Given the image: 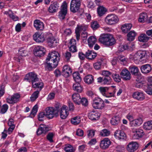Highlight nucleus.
Returning a JSON list of instances; mask_svg holds the SVG:
<instances>
[{
    "label": "nucleus",
    "mask_w": 152,
    "mask_h": 152,
    "mask_svg": "<svg viewBox=\"0 0 152 152\" xmlns=\"http://www.w3.org/2000/svg\"><path fill=\"white\" fill-rule=\"evenodd\" d=\"M60 57V55L57 52L53 51L49 53L46 59V69L50 70L52 68H56L58 64Z\"/></svg>",
    "instance_id": "1"
},
{
    "label": "nucleus",
    "mask_w": 152,
    "mask_h": 152,
    "mask_svg": "<svg viewBox=\"0 0 152 152\" xmlns=\"http://www.w3.org/2000/svg\"><path fill=\"white\" fill-rule=\"evenodd\" d=\"M81 0H72L70 5V10L73 13L79 10L81 5Z\"/></svg>",
    "instance_id": "2"
},
{
    "label": "nucleus",
    "mask_w": 152,
    "mask_h": 152,
    "mask_svg": "<svg viewBox=\"0 0 152 152\" xmlns=\"http://www.w3.org/2000/svg\"><path fill=\"white\" fill-rule=\"evenodd\" d=\"M44 111L46 115V117L49 119H52L54 117H57L58 115L57 112L55 111V109L52 107H47Z\"/></svg>",
    "instance_id": "3"
},
{
    "label": "nucleus",
    "mask_w": 152,
    "mask_h": 152,
    "mask_svg": "<svg viewBox=\"0 0 152 152\" xmlns=\"http://www.w3.org/2000/svg\"><path fill=\"white\" fill-rule=\"evenodd\" d=\"M119 19L117 16L113 14L108 15L105 18V21L107 24L112 25L118 23Z\"/></svg>",
    "instance_id": "4"
},
{
    "label": "nucleus",
    "mask_w": 152,
    "mask_h": 152,
    "mask_svg": "<svg viewBox=\"0 0 152 152\" xmlns=\"http://www.w3.org/2000/svg\"><path fill=\"white\" fill-rule=\"evenodd\" d=\"M25 79L29 82H31L32 85L39 80L37 75L34 72H30L26 74Z\"/></svg>",
    "instance_id": "5"
},
{
    "label": "nucleus",
    "mask_w": 152,
    "mask_h": 152,
    "mask_svg": "<svg viewBox=\"0 0 152 152\" xmlns=\"http://www.w3.org/2000/svg\"><path fill=\"white\" fill-rule=\"evenodd\" d=\"M92 106L94 108L96 109H102L104 107V101L100 98H95L93 100Z\"/></svg>",
    "instance_id": "6"
},
{
    "label": "nucleus",
    "mask_w": 152,
    "mask_h": 152,
    "mask_svg": "<svg viewBox=\"0 0 152 152\" xmlns=\"http://www.w3.org/2000/svg\"><path fill=\"white\" fill-rule=\"evenodd\" d=\"M34 54L37 56L41 57L45 54V49L42 46H37L35 47L34 50Z\"/></svg>",
    "instance_id": "7"
},
{
    "label": "nucleus",
    "mask_w": 152,
    "mask_h": 152,
    "mask_svg": "<svg viewBox=\"0 0 152 152\" xmlns=\"http://www.w3.org/2000/svg\"><path fill=\"white\" fill-rule=\"evenodd\" d=\"M20 97V95L16 93L7 99V102L10 104H14L18 102L19 101Z\"/></svg>",
    "instance_id": "8"
},
{
    "label": "nucleus",
    "mask_w": 152,
    "mask_h": 152,
    "mask_svg": "<svg viewBox=\"0 0 152 152\" xmlns=\"http://www.w3.org/2000/svg\"><path fill=\"white\" fill-rule=\"evenodd\" d=\"M61 8L59 12L58 15L59 18L61 20H63L65 18L67 12V5L66 2L64 3L61 6Z\"/></svg>",
    "instance_id": "9"
},
{
    "label": "nucleus",
    "mask_w": 152,
    "mask_h": 152,
    "mask_svg": "<svg viewBox=\"0 0 152 152\" xmlns=\"http://www.w3.org/2000/svg\"><path fill=\"white\" fill-rule=\"evenodd\" d=\"M146 57V52L145 50H139L137 52L134 56V58L136 60H141Z\"/></svg>",
    "instance_id": "10"
},
{
    "label": "nucleus",
    "mask_w": 152,
    "mask_h": 152,
    "mask_svg": "<svg viewBox=\"0 0 152 152\" xmlns=\"http://www.w3.org/2000/svg\"><path fill=\"white\" fill-rule=\"evenodd\" d=\"M100 114L97 111H92L88 114V118L92 121H96L99 119Z\"/></svg>",
    "instance_id": "11"
},
{
    "label": "nucleus",
    "mask_w": 152,
    "mask_h": 152,
    "mask_svg": "<svg viewBox=\"0 0 152 152\" xmlns=\"http://www.w3.org/2000/svg\"><path fill=\"white\" fill-rule=\"evenodd\" d=\"M72 72V70L68 65H66L63 67L61 74L65 77L69 76Z\"/></svg>",
    "instance_id": "12"
},
{
    "label": "nucleus",
    "mask_w": 152,
    "mask_h": 152,
    "mask_svg": "<svg viewBox=\"0 0 152 152\" xmlns=\"http://www.w3.org/2000/svg\"><path fill=\"white\" fill-rule=\"evenodd\" d=\"M48 44L50 47H55L58 43L57 39L52 35H50L47 39Z\"/></svg>",
    "instance_id": "13"
},
{
    "label": "nucleus",
    "mask_w": 152,
    "mask_h": 152,
    "mask_svg": "<svg viewBox=\"0 0 152 152\" xmlns=\"http://www.w3.org/2000/svg\"><path fill=\"white\" fill-rule=\"evenodd\" d=\"M138 145L136 142H130L128 145L127 150L130 152H133L138 148Z\"/></svg>",
    "instance_id": "14"
},
{
    "label": "nucleus",
    "mask_w": 152,
    "mask_h": 152,
    "mask_svg": "<svg viewBox=\"0 0 152 152\" xmlns=\"http://www.w3.org/2000/svg\"><path fill=\"white\" fill-rule=\"evenodd\" d=\"M120 75L122 78L124 80H129L131 78L130 72L126 69H123Z\"/></svg>",
    "instance_id": "15"
},
{
    "label": "nucleus",
    "mask_w": 152,
    "mask_h": 152,
    "mask_svg": "<svg viewBox=\"0 0 152 152\" xmlns=\"http://www.w3.org/2000/svg\"><path fill=\"white\" fill-rule=\"evenodd\" d=\"M114 135L116 139L125 140L126 137L125 134L123 131L116 130L114 133Z\"/></svg>",
    "instance_id": "16"
},
{
    "label": "nucleus",
    "mask_w": 152,
    "mask_h": 152,
    "mask_svg": "<svg viewBox=\"0 0 152 152\" xmlns=\"http://www.w3.org/2000/svg\"><path fill=\"white\" fill-rule=\"evenodd\" d=\"M49 131V128L48 126L43 124L40 125L37 131V135H40L42 134H45Z\"/></svg>",
    "instance_id": "17"
},
{
    "label": "nucleus",
    "mask_w": 152,
    "mask_h": 152,
    "mask_svg": "<svg viewBox=\"0 0 152 152\" xmlns=\"http://www.w3.org/2000/svg\"><path fill=\"white\" fill-rule=\"evenodd\" d=\"M111 142L108 138H105L101 141L100 147L103 149H105L108 148Z\"/></svg>",
    "instance_id": "18"
},
{
    "label": "nucleus",
    "mask_w": 152,
    "mask_h": 152,
    "mask_svg": "<svg viewBox=\"0 0 152 152\" xmlns=\"http://www.w3.org/2000/svg\"><path fill=\"white\" fill-rule=\"evenodd\" d=\"M141 72L144 74L149 73L152 70L151 65L150 64H146L142 65L140 67Z\"/></svg>",
    "instance_id": "19"
},
{
    "label": "nucleus",
    "mask_w": 152,
    "mask_h": 152,
    "mask_svg": "<svg viewBox=\"0 0 152 152\" xmlns=\"http://www.w3.org/2000/svg\"><path fill=\"white\" fill-rule=\"evenodd\" d=\"M67 107L66 105H63L60 111V116L62 119H65L69 113L67 110Z\"/></svg>",
    "instance_id": "20"
},
{
    "label": "nucleus",
    "mask_w": 152,
    "mask_h": 152,
    "mask_svg": "<svg viewBox=\"0 0 152 152\" xmlns=\"http://www.w3.org/2000/svg\"><path fill=\"white\" fill-rule=\"evenodd\" d=\"M132 96L134 99L139 101H142L145 98L144 94L142 92H135L133 93Z\"/></svg>",
    "instance_id": "21"
},
{
    "label": "nucleus",
    "mask_w": 152,
    "mask_h": 152,
    "mask_svg": "<svg viewBox=\"0 0 152 152\" xmlns=\"http://www.w3.org/2000/svg\"><path fill=\"white\" fill-rule=\"evenodd\" d=\"M34 25L37 30H42L44 28V24L40 20H36L34 21Z\"/></svg>",
    "instance_id": "22"
},
{
    "label": "nucleus",
    "mask_w": 152,
    "mask_h": 152,
    "mask_svg": "<svg viewBox=\"0 0 152 152\" xmlns=\"http://www.w3.org/2000/svg\"><path fill=\"white\" fill-rule=\"evenodd\" d=\"M110 34H104L101 35L99 39V42L101 43L106 45L107 40H108V38Z\"/></svg>",
    "instance_id": "23"
},
{
    "label": "nucleus",
    "mask_w": 152,
    "mask_h": 152,
    "mask_svg": "<svg viewBox=\"0 0 152 152\" xmlns=\"http://www.w3.org/2000/svg\"><path fill=\"white\" fill-rule=\"evenodd\" d=\"M34 39L37 42H42L45 40V38L43 35L38 33H35L33 36Z\"/></svg>",
    "instance_id": "24"
},
{
    "label": "nucleus",
    "mask_w": 152,
    "mask_h": 152,
    "mask_svg": "<svg viewBox=\"0 0 152 152\" xmlns=\"http://www.w3.org/2000/svg\"><path fill=\"white\" fill-rule=\"evenodd\" d=\"M59 7V4L57 2H54L53 4L50 5L48 9V10L50 13L55 12L57 10Z\"/></svg>",
    "instance_id": "25"
},
{
    "label": "nucleus",
    "mask_w": 152,
    "mask_h": 152,
    "mask_svg": "<svg viewBox=\"0 0 152 152\" xmlns=\"http://www.w3.org/2000/svg\"><path fill=\"white\" fill-rule=\"evenodd\" d=\"M144 133L143 130L141 129H136L135 133L134 134L133 138L134 139H138L142 137Z\"/></svg>",
    "instance_id": "26"
},
{
    "label": "nucleus",
    "mask_w": 152,
    "mask_h": 152,
    "mask_svg": "<svg viewBox=\"0 0 152 152\" xmlns=\"http://www.w3.org/2000/svg\"><path fill=\"white\" fill-rule=\"evenodd\" d=\"M96 53H94L92 50H88L86 53V58L89 60L94 59L96 56Z\"/></svg>",
    "instance_id": "27"
},
{
    "label": "nucleus",
    "mask_w": 152,
    "mask_h": 152,
    "mask_svg": "<svg viewBox=\"0 0 152 152\" xmlns=\"http://www.w3.org/2000/svg\"><path fill=\"white\" fill-rule=\"evenodd\" d=\"M129 69L132 75L136 76L139 75V70L137 67L134 66H131L129 67Z\"/></svg>",
    "instance_id": "28"
},
{
    "label": "nucleus",
    "mask_w": 152,
    "mask_h": 152,
    "mask_svg": "<svg viewBox=\"0 0 152 152\" xmlns=\"http://www.w3.org/2000/svg\"><path fill=\"white\" fill-rule=\"evenodd\" d=\"M4 14L8 15L14 21H16L18 20V17L16 16L15 15H14L13 13L10 10L4 12Z\"/></svg>",
    "instance_id": "29"
},
{
    "label": "nucleus",
    "mask_w": 152,
    "mask_h": 152,
    "mask_svg": "<svg viewBox=\"0 0 152 152\" xmlns=\"http://www.w3.org/2000/svg\"><path fill=\"white\" fill-rule=\"evenodd\" d=\"M132 27V25L130 23L125 24L122 26L121 29L123 32L126 33L130 30Z\"/></svg>",
    "instance_id": "30"
},
{
    "label": "nucleus",
    "mask_w": 152,
    "mask_h": 152,
    "mask_svg": "<svg viewBox=\"0 0 152 152\" xmlns=\"http://www.w3.org/2000/svg\"><path fill=\"white\" fill-rule=\"evenodd\" d=\"M72 98L73 101L76 104H80L81 97L78 93H75L72 96Z\"/></svg>",
    "instance_id": "31"
},
{
    "label": "nucleus",
    "mask_w": 152,
    "mask_h": 152,
    "mask_svg": "<svg viewBox=\"0 0 152 152\" xmlns=\"http://www.w3.org/2000/svg\"><path fill=\"white\" fill-rule=\"evenodd\" d=\"M73 90L78 93H81L83 91V88L80 83H74L72 87Z\"/></svg>",
    "instance_id": "32"
},
{
    "label": "nucleus",
    "mask_w": 152,
    "mask_h": 152,
    "mask_svg": "<svg viewBox=\"0 0 152 152\" xmlns=\"http://www.w3.org/2000/svg\"><path fill=\"white\" fill-rule=\"evenodd\" d=\"M108 40H107L106 46H112L115 44L116 43L115 39L114 38L113 35L111 34H110Z\"/></svg>",
    "instance_id": "33"
},
{
    "label": "nucleus",
    "mask_w": 152,
    "mask_h": 152,
    "mask_svg": "<svg viewBox=\"0 0 152 152\" xmlns=\"http://www.w3.org/2000/svg\"><path fill=\"white\" fill-rule=\"evenodd\" d=\"M84 80L86 83L88 84H90L94 82V79L92 75H88L85 77Z\"/></svg>",
    "instance_id": "34"
},
{
    "label": "nucleus",
    "mask_w": 152,
    "mask_h": 152,
    "mask_svg": "<svg viewBox=\"0 0 152 152\" xmlns=\"http://www.w3.org/2000/svg\"><path fill=\"white\" fill-rule=\"evenodd\" d=\"M73 77L76 83H80L81 80L80 74L78 72H74L73 74Z\"/></svg>",
    "instance_id": "35"
},
{
    "label": "nucleus",
    "mask_w": 152,
    "mask_h": 152,
    "mask_svg": "<svg viewBox=\"0 0 152 152\" xmlns=\"http://www.w3.org/2000/svg\"><path fill=\"white\" fill-rule=\"evenodd\" d=\"M120 118L118 116L113 117L110 121L111 124L113 125H117L120 122Z\"/></svg>",
    "instance_id": "36"
},
{
    "label": "nucleus",
    "mask_w": 152,
    "mask_h": 152,
    "mask_svg": "<svg viewBox=\"0 0 152 152\" xmlns=\"http://www.w3.org/2000/svg\"><path fill=\"white\" fill-rule=\"evenodd\" d=\"M96 41V39L93 36H91L88 39V45L90 48L93 47Z\"/></svg>",
    "instance_id": "37"
},
{
    "label": "nucleus",
    "mask_w": 152,
    "mask_h": 152,
    "mask_svg": "<svg viewBox=\"0 0 152 152\" xmlns=\"http://www.w3.org/2000/svg\"><path fill=\"white\" fill-rule=\"evenodd\" d=\"M149 38L146 34H142L138 37V39L140 42H146L148 41Z\"/></svg>",
    "instance_id": "38"
},
{
    "label": "nucleus",
    "mask_w": 152,
    "mask_h": 152,
    "mask_svg": "<svg viewBox=\"0 0 152 152\" xmlns=\"http://www.w3.org/2000/svg\"><path fill=\"white\" fill-rule=\"evenodd\" d=\"M147 15L146 13H141L140 14V17L138 19V21L140 22H144L146 20H147Z\"/></svg>",
    "instance_id": "39"
},
{
    "label": "nucleus",
    "mask_w": 152,
    "mask_h": 152,
    "mask_svg": "<svg viewBox=\"0 0 152 152\" xmlns=\"http://www.w3.org/2000/svg\"><path fill=\"white\" fill-rule=\"evenodd\" d=\"M106 11V9L102 6L99 7L97 9L98 14L100 16H101L104 14Z\"/></svg>",
    "instance_id": "40"
},
{
    "label": "nucleus",
    "mask_w": 152,
    "mask_h": 152,
    "mask_svg": "<svg viewBox=\"0 0 152 152\" xmlns=\"http://www.w3.org/2000/svg\"><path fill=\"white\" fill-rule=\"evenodd\" d=\"M143 127L145 130H149L151 129H152V121L145 123Z\"/></svg>",
    "instance_id": "41"
},
{
    "label": "nucleus",
    "mask_w": 152,
    "mask_h": 152,
    "mask_svg": "<svg viewBox=\"0 0 152 152\" xmlns=\"http://www.w3.org/2000/svg\"><path fill=\"white\" fill-rule=\"evenodd\" d=\"M71 123L73 124L77 125L80 122V116H77L72 118L71 120Z\"/></svg>",
    "instance_id": "42"
},
{
    "label": "nucleus",
    "mask_w": 152,
    "mask_h": 152,
    "mask_svg": "<svg viewBox=\"0 0 152 152\" xmlns=\"http://www.w3.org/2000/svg\"><path fill=\"white\" fill-rule=\"evenodd\" d=\"M136 34L135 32L133 31H131L127 34L128 40L129 41H133Z\"/></svg>",
    "instance_id": "43"
},
{
    "label": "nucleus",
    "mask_w": 152,
    "mask_h": 152,
    "mask_svg": "<svg viewBox=\"0 0 152 152\" xmlns=\"http://www.w3.org/2000/svg\"><path fill=\"white\" fill-rule=\"evenodd\" d=\"M64 150L66 152H74L75 150L72 145L70 144H66L64 148Z\"/></svg>",
    "instance_id": "44"
},
{
    "label": "nucleus",
    "mask_w": 152,
    "mask_h": 152,
    "mask_svg": "<svg viewBox=\"0 0 152 152\" xmlns=\"http://www.w3.org/2000/svg\"><path fill=\"white\" fill-rule=\"evenodd\" d=\"M19 54L22 56H26L28 53V51L24 48H21L19 50Z\"/></svg>",
    "instance_id": "45"
},
{
    "label": "nucleus",
    "mask_w": 152,
    "mask_h": 152,
    "mask_svg": "<svg viewBox=\"0 0 152 152\" xmlns=\"http://www.w3.org/2000/svg\"><path fill=\"white\" fill-rule=\"evenodd\" d=\"M99 60L98 62L94 64V67L96 70L99 69L101 68V66L103 60L102 58L99 59Z\"/></svg>",
    "instance_id": "46"
},
{
    "label": "nucleus",
    "mask_w": 152,
    "mask_h": 152,
    "mask_svg": "<svg viewBox=\"0 0 152 152\" xmlns=\"http://www.w3.org/2000/svg\"><path fill=\"white\" fill-rule=\"evenodd\" d=\"M34 88H37L39 89V91H40L43 86V83L42 82H35L32 85Z\"/></svg>",
    "instance_id": "47"
},
{
    "label": "nucleus",
    "mask_w": 152,
    "mask_h": 152,
    "mask_svg": "<svg viewBox=\"0 0 152 152\" xmlns=\"http://www.w3.org/2000/svg\"><path fill=\"white\" fill-rule=\"evenodd\" d=\"M39 92V91H37L33 93L30 98L31 101H35L38 97Z\"/></svg>",
    "instance_id": "48"
},
{
    "label": "nucleus",
    "mask_w": 152,
    "mask_h": 152,
    "mask_svg": "<svg viewBox=\"0 0 152 152\" xmlns=\"http://www.w3.org/2000/svg\"><path fill=\"white\" fill-rule=\"evenodd\" d=\"M110 132L106 129L102 130L100 132V135L102 136H107L110 135Z\"/></svg>",
    "instance_id": "49"
},
{
    "label": "nucleus",
    "mask_w": 152,
    "mask_h": 152,
    "mask_svg": "<svg viewBox=\"0 0 152 152\" xmlns=\"http://www.w3.org/2000/svg\"><path fill=\"white\" fill-rule=\"evenodd\" d=\"M99 27V25L97 21H94L91 22V27L94 30L96 29Z\"/></svg>",
    "instance_id": "50"
},
{
    "label": "nucleus",
    "mask_w": 152,
    "mask_h": 152,
    "mask_svg": "<svg viewBox=\"0 0 152 152\" xmlns=\"http://www.w3.org/2000/svg\"><path fill=\"white\" fill-rule=\"evenodd\" d=\"M45 116L46 117V115L44 110L43 112H40L38 114V118L39 121H43Z\"/></svg>",
    "instance_id": "51"
},
{
    "label": "nucleus",
    "mask_w": 152,
    "mask_h": 152,
    "mask_svg": "<svg viewBox=\"0 0 152 152\" xmlns=\"http://www.w3.org/2000/svg\"><path fill=\"white\" fill-rule=\"evenodd\" d=\"M111 82V79L110 77H105L103 79V82L104 84H110Z\"/></svg>",
    "instance_id": "52"
},
{
    "label": "nucleus",
    "mask_w": 152,
    "mask_h": 152,
    "mask_svg": "<svg viewBox=\"0 0 152 152\" xmlns=\"http://www.w3.org/2000/svg\"><path fill=\"white\" fill-rule=\"evenodd\" d=\"M8 106L7 104L3 105L2 107L0 110V113L2 114H4L7 111L8 109Z\"/></svg>",
    "instance_id": "53"
},
{
    "label": "nucleus",
    "mask_w": 152,
    "mask_h": 152,
    "mask_svg": "<svg viewBox=\"0 0 152 152\" xmlns=\"http://www.w3.org/2000/svg\"><path fill=\"white\" fill-rule=\"evenodd\" d=\"M95 4L93 1H88L87 7L88 8L93 9L95 7Z\"/></svg>",
    "instance_id": "54"
},
{
    "label": "nucleus",
    "mask_w": 152,
    "mask_h": 152,
    "mask_svg": "<svg viewBox=\"0 0 152 152\" xmlns=\"http://www.w3.org/2000/svg\"><path fill=\"white\" fill-rule=\"evenodd\" d=\"M112 76L114 80L116 82H119L121 81V79L118 74L112 75Z\"/></svg>",
    "instance_id": "55"
},
{
    "label": "nucleus",
    "mask_w": 152,
    "mask_h": 152,
    "mask_svg": "<svg viewBox=\"0 0 152 152\" xmlns=\"http://www.w3.org/2000/svg\"><path fill=\"white\" fill-rule=\"evenodd\" d=\"M87 29V26L84 25H82L77 27L76 29L78 30L80 32L83 31V32L85 31Z\"/></svg>",
    "instance_id": "56"
},
{
    "label": "nucleus",
    "mask_w": 152,
    "mask_h": 152,
    "mask_svg": "<svg viewBox=\"0 0 152 152\" xmlns=\"http://www.w3.org/2000/svg\"><path fill=\"white\" fill-rule=\"evenodd\" d=\"M38 109V106L37 104L35 105L33 108L31 112V115H32L34 116L36 114Z\"/></svg>",
    "instance_id": "57"
},
{
    "label": "nucleus",
    "mask_w": 152,
    "mask_h": 152,
    "mask_svg": "<svg viewBox=\"0 0 152 152\" xmlns=\"http://www.w3.org/2000/svg\"><path fill=\"white\" fill-rule=\"evenodd\" d=\"M71 55L70 52L67 51L65 53L64 57L66 61L67 62L69 61L70 58L71 57Z\"/></svg>",
    "instance_id": "58"
},
{
    "label": "nucleus",
    "mask_w": 152,
    "mask_h": 152,
    "mask_svg": "<svg viewBox=\"0 0 152 152\" xmlns=\"http://www.w3.org/2000/svg\"><path fill=\"white\" fill-rule=\"evenodd\" d=\"M53 134L52 133H49L47 136V138L50 142H53Z\"/></svg>",
    "instance_id": "59"
},
{
    "label": "nucleus",
    "mask_w": 152,
    "mask_h": 152,
    "mask_svg": "<svg viewBox=\"0 0 152 152\" xmlns=\"http://www.w3.org/2000/svg\"><path fill=\"white\" fill-rule=\"evenodd\" d=\"M85 106H87L88 104V101L85 98H82L80 100V104Z\"/></svg>",
    "instance_id": "60"
},
{
    "label": "nucleus",
    "mask_w": 152,
    "mask_h": 152,
    "mask_svg": "<svg viewBox=\"0 0 152 152\" xmlns=\"http://www.w3.org/2000/svg\"><path fill=\"white\" fill-rule=\"evenodd\" d=\"M109 88L107 87H100L99 90L102 94L105 96L106 95L105 92Z\"/></svg>",
    "instance_id": "61"
},
{
    "label": "nucleus",
    "mask_w": 152,
    "mask_h": 152,
    "mask_svg": "<svg viewBox=\"0 0 152 152\" xmlns=\"http://www.w3.org/2000/svg\"><path fill=\"white\" fill-rule=\"evenodd\" d=\"M134 120L135 121H136V124L137 127L139 126L142 124L143 122L142 119L140 118H138L137 119H136Z\"/></svg>",
    "instance_id": "62"
},
{
    "label": "nucleus",
    "mask_w": 152,
    "mask_h": 152,
    "mask_svg": "<svg viewBox=\"0 0 152 152\" xmlns=\"http://www.w3.org/2000/svg\"><path fill=\"white\" fill-rule=\"evenodd\" d=\"M62 107H61L60 104L57 103L56 104L55 111H56L57 112V114H58V112L60 111Z\"/></svg>",
    "instance_id": "63"
},
{
    "label": "nucleus",
    "mask_w": 152,
    "mask_h": 152,
    "mask_svg": "<svg viewBox=\"0 0 152 152\" xmlns=\"http://www.w3.org/2000/svg\"><path fill=\"white\" fill-rule=\"evenodd\" d=\"M72 33L71 30L70 28H66L64 31V34L66 35H69Z\"/></svg>",
    "instance_id": "64"
}]
</instances>
